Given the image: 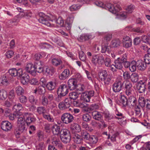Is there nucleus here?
Returning a JSON list of instances; mask_svg holds the SVG:
<instances>
[{"label":"nucleus","instance_id":"864d4df0","mask_svg":"<svg viewBox=\"0 0 150 150\" xmlns=\"http://www.w3.org/2000/svg\"><path fill=\"white\" fill-rule=\"evenodd\" d=\"M19 99L20 102L23 104H25L28 101L27 98L24 96H21Z\"/></svg>","mask_w":150,"mask_h":150},{"label":"nucleus","instance_id":"f8f14e48","mask_svg":"<svg viewBox=\"0 0 150 150\" xmlns=\"http://www.w3.org/2000/svg\"><path fill=\"white\" fill-rule=\"evenodd\" d=\"M106 7L108 8L110 12L113 13L115 14L121 10V8L119 6L117 5V7L118 8V10L115 9L113 5L110 3H108L106 4Z\"/></svg>","mask_w":150,"mask_h":150},{"label":"nucleus","instance_id":"338daca9","mask_svg":"<svg viewBox=\"0 0 150 150\" xmlns=\"http://www.w3.org/2000/svg\"><path fill=\"white\" fill-rule=\"evenodd\" d=\"M99 126L100 128H103L107 127V125L105 124V122L103 120H101L99 123Z\"/></svg>","mask_w":150,"mask_h":150},{"label":"nucleus","instance_id":"4468645a","mask_svg":"<svg viewBox=\"0 0 150 150\" xmlns=\"http://www.w3.org/2000/svg\"><path fill=\"white\" fill-rule=\"evenodd\" d=\"M115 114L117 116H115V118L118 120V122L120 124H123L124 122V119L125 117L121 112H119L118 110H116L115 112Z\"/></svg>","mask_w":150,"mask_h":150},{"label":"nucleus","instance_id":"ea45409f","mask_svg":"<svg viewBox=\"0 0 150 150\" xmlns=\"http://www.w3.org/2000/svg\"><path fill=\"white\" fill-rule=\"evenodd\" d=\"M60 138L62 141L66 144L69 142L70 140V137L69 135H67L65 136H60Z\"/></svg>","mask_w":150,"mask_h":150},{"label":"nucleus","instance_id":"20e7f679","mask_svg":"<svg viewBox=\"0 0 150 150\" xmlns=\"http://www.w3.org/2000/svg\"><path fill=\"white\" fill-rule=\"evenodd\" d=\"M61 120L64 123L68 124L72 121L73 117L69 113H65L62 115Z\"/></svg>","mask_w":150,"mask_h":150},{"label":"nucleus","instance_id":"473e14b6","mask_svg":"<svg viewBox=\"0 0 150 150\" xmlns=\"http://www.w3.org/2000/svg\"><path fill=\"white\" fill-rule=\"evenodd\" d=\"M92 114L93 118L96 120H99L102 117L100 113L96 111L93 112Z\"/></svg>","mask_w":150,"mask_h":150},{"label":"nucleus","instance_id":"393cba45","mask_svg":"<svg viewBox=\"0 0 150 150\" xmlns=\"http://www.w3.org/2000/svg\"><path fill=\"white\" fill-rule=\"evenodd\" d=\"M23 75L21 79V82L23 85H26L29 81V77L28 74Z\"/></svg>","mask_w":150,"mask_h":150},{"label":"nucleus","instance_id":"9b49d317","mask_svg":"<svg viewBox=\"0 0 150 150\" xmlns=\"http://www.w3.org/2000/svg\"><path fill=\"white\" fill-rule=\"evenodd\" d=\"M126 94L127 96H131L133 93V91L132 88L131 83L129 81H126L125 84Z\"/></svg>","mask_w":150,"mask_h":150},{"label":"nucleus","instance_id":"39448f33","mask_svg":"<svg viewBox=\"0 0 150 150\" xmlns=\"http://www.w3.org/2000/svg\"><path fill=\"white\" fill-rule=\"evenodd\" d=\"M9 74L12 76L21 77L23 75V70L22 69H19L17 70L16 69L13 68L10 69L8 71Z\"/></svg>","mask_w":150,"mask_h":150},{"label":"nucleus","instance_id":"37998d69","mask_svg":"<svg viewBox=\"0 0 150 150\" xmlns=\"http://www.w3.org/2000/svg\"><path fill=\"white\" fill-rule=\"evenodd\" d=\"M138 75L136 73H133L131 75L130 78L132 81L136 82L138 80Z\"/></svg>","mask_w":150,"mask_h":150},{"label":"nucleus","instance_id":"de8ad7c7","mask_svg":"<svg viewBox=\"0 0 150 150\" xmlns=\"http://www.w3.org/2000/svg\"><path fill=\"white\" fill-rule=\"evenodd\" d=\"M23 108V107L22 105L19 103L15 105L13 107V109L16 111L21 110Z\"/></svg>","mask_w":150,"mask_h":150},{"label":"nucleus","instance_id":"e2e57ef3","mask_svg":"<svg viewBox=\"0 0 150 150\" xmlns=\"http://www.w3.org/2000/svg\"><path fill=\"white\" fill-rule=\"evenodd\" d=\"M132 40L127 41H123V46L125 47H130L132 45Z\"/></svg>","mask_w":150,"mask_h":150},{"label":"nucleus","instance_id":"6ab92c4d","mask_svg":"<svg viewBox=\"0 0 150 150\" xmlns=\"http://www.w3.org/2000/svg\"><path fill=\"white\" fill-rule=\"evenodd\" d=\"M137 63V67L139 70H144L146 69V65L143 61L142 60H138Z\"/></svg>","mask_w":150,"mask_h":150},{"label":"nucleus","instance_id":"7c9ffc66","mask_svg":"<svg viewBox=\"0 0 150 150\" xmlns=\"http://www.w3.org/2000/svg\"><path fill=\"white\" fill-rule=\"evenodd\" d=\"M120 41L119 40H112L110 45L112 47H118L121 46Z\"/></svg>","mask_w":150,"mask_h":150},{"label":"nucleus","instance_id":"6e6552de","mask_svg":"<svg viewBox=\"0 0 150 150\" xmlns=\"http://www.w3.org/2000/svg\"><path fill=\"white\" fill-rule=\"evenodd\" d=\"M1 129L4 131L8 132L11 129L12 126L11 123L8 121H3L1 123Z\"/></svg>","mask_w":150,"mask_h":150},{"label":"nucleus","instance_id":"f3484780","mask_svg":"<svg viewBox=\"0 0 150 150\" xmlns=\"http://www.w3.org/2000/svg\"><path fill=\"white\" fill-rule=\"evenodd\" d=\"M70 74V71L68 69H65L59 75V78L61 80H64L68 77Z\"/></svg>","mask_w":150,"mask_h":150},{"label":"nucleus","instance_id":"bf43d9fd","mask_svg":"<svg viewBox=\"0 0 150 150\" xmlns=\"http://www.w3.org/2000/svg\"><path fill=\"white\" fill-rule=\"evenodd\" d=\"M48 103H49V101L47 98L45 96H43L42 97V105H46L48 104Z\"/></svg>","mask_w":150,"mask_h":150},{"label":"nucleus","instance_id":"5701e85b","mask_svg":"<svg viewBox=\"0 0 150 150\" xmlns=\"http://www.w3.org/2000/svg\"><path fill=\"white\" fill-rule=\"evenodd\" d=\"M81 93L80 92H79L77 91L71 92L69 94V98L74 100H76L78 97L79 95Z\"/></svg>","mask_w":150,"mask_h":150},{"label":"nucleus","instance_id":"ddd939ff","mask_svg":"<svg viewBox=\"0 0 150 150\" xmlns=\"http://www.w3.org/2000/svg\"><path fill=\"white\" fill-rule=\"evenodd\" d=\"M77 83L76 80L74 79H71L68 80V84L70 90H73L76 88L77 86Z\"/></svg>","mask_w":150,"mask_h":150},{"label":"nucleus","instance_id":"13d9d810","mask_svg":"<svg viewBox=\"0 0 150 150\" xmlns=\"http://www.w3.org/2000/svg\"><path fill=\"white\" fill-rule=\"evenodd\" d=\"M91 62L92 64L95 65L98 63L97 55H95L93 56Z\"/></svg>","mask_w":150,"mask_h":150},{"label":"nucleus","instance_id":"603ef678","mask_svg":"<svg viewBox=\"0 0 150 150\" xmlns=\"http://www.w3.org/2000/svg\"><path fill=\"white\" fill-rule=\"evenodd\" d=\"M29 100L30 103L33 104H36L37 102V100L33 96H31L29 97Z\"/></svg>","mask_w":150,"mask_h":150},{"label":"nucleus","instance_id":"3c124183","mask_svg":"<svg viewBox=\"0 0 150 150\" xmlns=\"http://www.w3.org/2000/svg\"><path fill=\"white\" fill-rule=\"evenodd\" d=\"M105 65L107 67H110L111 64V61L109 58L106 57L104 60Z\"/></svg>","mask_w":150,"mask_h":150},{"label":"nucleus","instance_id":"8fccbe9b","mask_svg":"<svg viewBox=\"0 0 150 150\" xmlns=\"http://www.w3.org/2000/svg\"><path fill=\"white\" fill-rule=\"evenodd\" d=\"M43 117L45 119L47 120L50 122H53L54 121V119L53 117L50 115L45 114L43 116Z\"/></svg>","mask_w":150,"mask_h":150},{"label":"nucleus","instance_id":"2f4dec72","mask_svg":"<svg viewBox=\"0 0 150 150\" xmlns=\"http://www.w3.org/2000/svg\"><path fill=\"white\" fill-rule=\"evenodd\" d=\"M56 84L54 82L51 81L48 82L46 84L47 88L49 90H52L55 88Z\"/></svg>","mask_w":150,"mask_h":150},{"label":"nucleus","instance_id":"c03bdc74","mask_svg":"<svg viewBox=\"0 0 150 150\" xmlns=\"http://www.w3.org/2000/svg\"><path fill=\"white\" fill-rule=\"evenodd\" d=\"M89 140L91 143L95 144L98 141V139L96 136L91 135L89 137Z\"/></svg>","mask_w":150,"mask_h":150},{"label":"nucleus","instance_id":"a878e982","mask_svg":"<svg viewBox=\"0 0 150 150\" xmlns=\"http://www.w3.org/2000/svg\"><path fill=\"white\" fill-rule=\"evenodd\" d=\"M120 58H117V59L115 61V66L116 69H121L123 67L122 63L120 61Z\"/></svg>","mask_w":150,"mask_h":150},{"label":"nucleus","instance_id":"a19ab883","mask_svg":"<svg viewBox=\"0 0 150 150\" xmlns=\"http://www.w3.org/2000/svg\"><path fill=\"white\" fill-rule=\"evenodd\" d=\"M120 102L124 106H126L128 104L127 99L124 95L121 96Z\"/></svg>","mask_w":150,"mask_h":150},{"label":"nucleus","instance_id":"4c0bfd02","mask_svg":"<svg viewBox=\"0 0 150 150\" xmlns=\"http://www.w3.org/2000/svg\"><path fill=\"white\" fill-rule=\"evenodd\" d=\"M128 102V103H129V104L131 105L134 106L136 105V100L135 98L132 95L130 96L129 98V100Z\"/></svg>","mask_w":150,"mask_h":150},{"label":"nucleus","instance_id":"c756f323","mask_svg":"<svg viewBox=\"0 0 150 150\" xmlns=\"http://www.w3.org/2000/svg\"><path fill=\"white\" fill-rule=\"evenodd\" d=\"M112 79L111 76L108 74L102 81H103L105 85H107L110 83Z\"/></svg>","mask_w":150,"mask_h":150},{"label":"nucleus","instance_id":"f704fd0d","mask_svg":"<svg viewBox=\"0 0 150 150\" xmlns=\"http://www.w3.org/2000/svg\"><path fill=\"white\" fill-rule=\"evenodd\" d=\"M20 112H16L12 114H10L8 115V117L9 119L11 120H13L15 118L18 117L19 115Z\"/></svg>","mask_w":150,"mask_h":150},{"label":"nucleus","instance_id":"4d7b16f0","mask_svg":"<svg viewBox=\"0 0 150 150\" xmlns=\"http://www.w3.org/2000/svg\"><path fill=\"white\" fill-rule=\"evenodd\" d=\"M45 93V88L42 86H39L38 88V93L40 94H42Z\"/></svg>","mask_w":150,"mask_h":150},{"label":"nucleus","instance_id":"1a4fd4ad","mask_svg":"<svg viewBox=\"0 0 150 150\" xmlns=\"http://www.w3.org/2000/svg\"><path fill=\"white\" fill-rule=\"evenodd\" d=\"M123 83L120 81H116L112 86V90L115 92H119L122 89Z\"/></svg>","mask_w":150,"mask_h":150},{"label":"nucleus","instance_id":"680f3d73","mask_svg":"<svg viewBox=\"0 0 150 150\" xmlns=\"http://www.w3.org/2000/svg\"><path fill=\"white\" fill-rule=\"evenodd\" d=\"M62 133L60 136H67V135H69V131L67 129H64L62 130Z\"/></svg>","mask_w":150,"mask_h":150},{"label":"nucleus","instance_id":"bb28decb","mask_svg":"<svg viewBox=\"0 0 150 150\" xmlns=\"http://www.w3.org/2000/svg\"><path fill=\"white\" fill-rule=\"evenodd\" d=\"M0 81L1 83L4 86H6L9 84V82L6 75L1 76Z\"/></svg>","mask_w":150,"mask_h":150},{"label":"nucleus","instance_id":"423d86ee","mask_svg":"<svg viewBox=\"0 0 150 150\" xmlns=\"http://www.w3.org/2000/svg\"><path fill=\"white\" fill-rule=\"evenodd\" d=\"M68 92V88L67 86L65 85L60 86L58 88L57 91L58 94L62 96H65Z\"/></svg>","mask_w":150,"mask_h":150},{"label":"nucleus","instance_id":"052dcab7","mask_svg":"<svg viewBox=\"0 0 150 150\" xmlns=\"http://www.w3.org/2000/svg\"><path fill=\"white\" fill-rule=\"evenodd\" d=\"M144 60L145 63L150 64V55L147 54H146L144 56Z\"/></svg>","mask_w":150,"mask_h":150},{"label":"nucleus","instance_id":"c85d7f7f","mask_svg":"<svg viewBox=\"0 0 150 150\" xmlns=\"http://www.w3.org/2000/svg\"><path fill=\"white\" fill-rule=\"evenodd\" d=\"M37 111L39 114H42L43 116L47 112V110L45 107L43 106H39L37 107Z\"/></svg>","mask_w":150,"mask_h":150},{"label":"nucleus","instance_id":"a211bd4d","mask_svg":"<svg viewBox=\"0 0 150 150\" xmlns=\"http://www.w3.org/2000/svg\"><path fill=\"white\" fill-rule=\"evenodd\" d=\"M38 20L40 22L43 24L46 27H49L51 25L49 18L48 17L45 19L42 18L39 19Z\"/></svg>","mask_w":150,"mask_h":150},{"label":"nucleus","instance_id":"b1692460","mask_svg":"<svg viewBox=\"0 0 150 150\" xmlns=\"http://www.w3.org/2000/svg\"><path fill=\"white\" fill-rule=\"evenodd\" d=\"M71 128L76 132H79L81 131L80 126L78 124L76 123H74L71 125Z\"/></svg>","mask_w":150,"mask_h":150},{"label":"nucleus","instance_id":"09e8293b","mask_svg":"<svg viewBox=\"0 0 150 150\" xmlns=\"http://www.w3.org/2000/svg\"><path fill=\"white\" fill-rule=\"evenodd\" d=\"M82 118L84 121L88 122L91 120V117L89 114H86L83 115Z\"/></svg>","mask_w":150,"mask_h":150},{"label":"nucleus","instance_id":"dca6fc26","mask_svg":"<svg viewBox=\"0 0 150 150\" xmlns=\"http://www.w3.org/2000/svg\"><path fill=\"white\" fill-rule=\"evenodd\" d=\"M52 143L53 144L57 146L59 148H61L62 146L57 135L54 136L52 137Z\"/></svg>","mask_w":150,"mask_h":150},{"label":"nucleus","instance_id":"58836bf2","mask_svg":"<svg viewBox=\"0 0 150 150\" xmlns=\"http://www.w3.org/2000/svg\"><path fill=\"white\" fill-rule=\"evenodd\" d=\"M73 140L75 143L79 144L81 142V138L80 136L78 134H75L73 137Z\"/></svg>","mask_w":150,"mask_h":150},{"label":"nucleus","instance_id":"2eb2a0df","mask_svg":"<svg viewBox=\"0 0 150 150\" xmlns=\"http://www.w3.org/2000/svg\"><path fill=\"white\" fill-rule=\"evenodd\" d=\"M25 115H28L26 120L28 125H29L33 123L36 121V119L35 117L32 114L30 113H25Z\"/></svg>","mask_w":150,"mask_h":150},{"label":"nucleus","instance_id":"cd10ccee","mask_svg":"<svg viewBox=\"0 0 150 150\" xmlns=\"http://www.w3.org/2000/svg\"><path fill=\"white\" fill-rule=\"evenodd\" d=\"M24 90L23 88L21 86H18L15 89V92L18 96H20L24 94Z\"/></svg>","mask_w":150,"mask_h":150},{"label":"nucleus","instance_id":"c9c22d12","mask_svg":"<svg viewBox=\"0 0 150 150\" xmlns=\"http://www.w3.org/2000/svg\"><path fill=\"white\" fill-rule=\"evenodd\" d=\"M108 74V73L106 70H103L99 73V78L102 81Z\"/></svg>","mask_w":150,"mask_h":150},{"label":"nucleus","instance_id":"5fc2aeb1","mask_svg":"<svg viewBox=\"0 0 150 150\" xmlns=\"http://www.w3.org/2000/svg\"><path fill=\"white\" fill-rule=\"evenodd\" d=\"M81 134L83 138L87 140L89 139V135L86 131H83L81 132Z\"/></svg>","mask_w":150,"mask_h":150},{"label":"nucleus","instance_id":"0eeeda50","mask_svg":"<svg viewBox=\"0 0 150 150\" xmlns=\"http://www.w3.org/2000/svg\"><path fill=\"white\" fill-rule=\"evenodd\" d=\"M52 63L54 65L58 66L61 64L62 68L68 64V62L64 60L62 61L59 58H54L52 60Z\"/></svg>","mask_w":150,"mask_h":150},{"label":"nucleus","instance_id":"412c9836","mask_svg":"<svg viewBox=\"0 0 150 150\" xmlns=\"http://www.w3.org/2000/svg\"><path fill=\"white\" fill-rule=\"evenodd\" d=\"M137 88L138 92L140 93H144L145 91V85L144 83H138L137 85Z\"/></svg>","mask_w":150,"mask_h":150},{"label":"nucleus","instance_id":"0e129e2a","mask_svg":"<svg viewBox=\"0 0 150 150\" xmlns=\"http://www.w3.org/2000/svg\"><path fill=\"white\" fill-rule=\"evenodd\" d=\"M14 54V52L12 51H8L7 52L6 54V57L8 58H11Z\"/></svg>","mask_w":150,"mask_h":150},{"label":"nucleus","instance_id":"9d476101","mask_svg":"<svg viewBox=\"0 0 150 150\" xmlns=\"http://www.w3.org/2000/svg\"><path fill=\"white\" fill-rule=\"evenodd\" d=\"M25 69L27 72L30 73L33 75L35 76L36 74L35 66L31 63L27 64L25 67Z\"/></svg>","mask_w":150,"mask_h":150},{"label":"nucleus","instance_id":"aec40b11","mask_svg":"<svg viewBox=\"0 0 150 150\" xmlns=\"http://www.w3.org/2000/svg\"><path fill=\"white\" fill-rule=\"evenodd\" d=\"M52 130L53 134L57 135L60 132V129L59 126L57 125H53L52 127Z\"/></svg>","mask_w":150,"mask_h":150},{"label":"nucleus","instance_id":"79ce46f5","mask_svg":"<svg viewBox=\"0 0 150 150\" xmlns=\"http://www.w3.org/2000/svg\"><path fill=\"white\" fill-rule=\"evenodd\" d=\"M79 59L83 62H86V56L83 52L81 50L79 52Z\"/></svg>","mask_w":150,"mask_h":150},{"label":"nucleus","instance_id":"e433bc0d","mask_svg":"<svg viewBox=\"0 0 150 150\" xmlns=\"http://www.w3.org/2000/svg\"><path fill=\"white\" fill-rule=\"evenodd\" d=\"M138 102L139 105L142 107H144L146 104V100L144 97L140 96L139 97Z\"/></svg>","mask_w":150,"mask_h":150},{"label":"nucleus","instance_id":"7ed1b4c3","mask_svg":"<svg viewBox=\"0 0 150 150\" xmlns=\"http://www.w3.org/2000/svg\"><path fill=\"white\" fill-rule=\"evenodd\" d=\"M71 101L70 98H67L59 105V107L61 110H64L69 108L71 104Z\"/></svg>","mask_w":150,"mask_h":150},{"label":"nucleus","instance_id":"f03ea898","mask_svg":"<svg viewBox=\"0 0 150 150\" xmlns=\"http://www.w3.org/2000/svg\"><path fill=\"white\" fill-rule=\"evenodd\" d=\"M94 91H87L82 93L80 97V99L84 101L88 102L91 97L94 95Z\"/></svg>","mask_w":150,"mask_h":150},{"label":"nucleus","instance_id":"774afa93","mask_svg":"<svg viewBox=\"0 0 150 150\" xmlns=\"http://www.w3.org/2000/svg\"><path fill=\"white\" fill-rule=\"evenodd\" d=\"M45 145L43 142L40 143L37 146V149L38 150H42L44 149Z\"/></svg>","mask_w":150,"mask_h":150},{"label":"nucleus","instance_id":"72a5a7b5","mask_svg":"<svg viewBox=\"0 0 150 150\" xmlns=\"http://www.w3.org/2000/svg\"><path fill=\"white\" fill-rule=\"evenodd\" d=\"M137 62L135 61H132L131 62L129 67V70L132 72L135 71L136 70Z\"/></svg>","mask_w":150,"mask_h":150},{"label":"nucleus","instance_id":"6e6d98bb","mask_svg":"<svg viewBox=\"0 0 150 150\" xmlns=\"http://www.w3.org/2000/svg\"><path fill=\"white\" fill-rule=\"evenodd\" d=\"M29 82L32 85H38L39 84L38 80L35 78H33L30 80H29Z\"/></svg>","mask_w":150,"mask_h":150},{"label":"nucleus","instance_id":"a18cd8bd","mask_svg":"<svg viewBox=\"0 0 150 150\" xmlns=\"http://www.w3.org/2000/svg\"><path fill=\"white\" fill-rule=\"evenodd\" d=\"M39 63L40 65H35V68L36 72L37 71L38 73H41L43 71V66L41 64V62H40Z\"/></svg>","mask_w":150,"mask_h":150},{"label":"nucleus","instance_id":"4be33fe9","mask_svg":"<svg viewBox=\"0 0 150 150\" xmlns=\"http://www.w3.org/2000/svg\"><path fill=\"white\" fill-rule=\"evenodd\" d=\"M7 97V93L5 90L3 89L0 90V100H4L6 99Z\"/></svg>","mask_w":150,"mask_h":150},{"label":"nucleus","instance_id":"f257e3e1","mask_svg":"<svg viewBox=\"0 0 150 150\" xmlns=\"http://www.w3.org/2000/svg\"><path fill=\"white\" fill-rule=\"evenodd\" d=\"M17 120V126L15 128L14 133L17 136L19 137L21 133L25 129V120L23 115L20 113Z\"/></svg>","mask_w":150,"mask_h":150},{"label":"nucleus","instance_id":"69168bd1","mask_svg":"<svg viewBox=\"0 0 150 150\" xmlns=\"http://www.w3.org/2000/svg\"><path fill=\"white\" fill-rule=\"evenodd\" d=\"M131 76L127 71H125L124 72L123 74V78L127 80L130 78Z\"/></svg>","mask_w":150,"mask_h":150},{"label":"nucleus","instance_id":"49530a36","mask_svg":"<svg viewBox=\"0 0 150 150\" xmlns=\"http://www.w3.org/2000/svg\"><path fill=\"white\" fill-rule=\"evenodd\" d=\"M104 117L107 120H109L114 118L113 116L109 113L108 112H106L104 113Z\"/></svg>","mask_w":150,"mask_h":150}]
</instances>
